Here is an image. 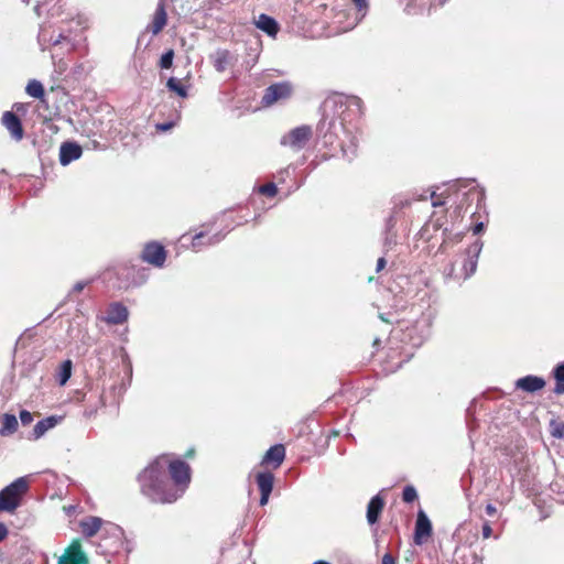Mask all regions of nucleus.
Listing matches in <instances>:
<instances>
[{"instance_id": "f257e3e1", "label": "nucleus", "mask_w": 564, "mask_h": 564, "mask_svg": "<svg viewBox=\"0 0 564 564\" xmlns=\"http://www.w3.org/2000/svg\"><path fill=\"white\" fill-rule=\"evenodd\" d=\"M191 481L189 466L167 455L158 457L139 476L141 492L153 502L172 503L185 491Z\"/></svg>"}, {"instance_id": "f03ea898", "label": "nucleus", "mask_w": 564, "mask_h": 564, "mask_svg": "<svg viewBox=\"0 0 564 564\" xmlns=\"http://www.w3.org/2000/svg\"><path fill=\"white\" fill-rule=\"evenodd\" d=\"M29 490L25 477L17 478L0 491V511L14 512Z\"/></svg>"}, {"instance_id": "7ed1b4c3", "label": "nucleus", "mask_w": 564, "mask_h": 564, "mask_svg": "<svg viewBox=\"0 0 564 564\" xmlns=\"http://www.w3.org/2000/svg\"><path fill=\"white\" fill-rule=\"evenodd\" d=\"M313 134L310 126H301L292 129L281 138V145L289 147L295 152L305 148Z\"/></svg>"}, {"instance_id": "20e7f679", "label": "nucleus", "mask_w": 564, "mask_h": 564, "mask_svg": "<svg viewBox=\"0 0 564 564\" xmlns=\"http://www.w3.org/2000/svg\"><path fill=\"white\" fill-rule=\"evenodd\" d=\"M291 95V86L286 83H278L269 86L262 96L261 104L265 107L273 105L280 100L289 98Z\"/></svg>"}, {"instance_id": "39448f33", "label": "nucleus", "mask_w": 564, "mask_h": 564, "mask_svg": "<svg viewBox=\"0 0 564 564\" xmlns=\"http://www.w3.org/2000/svg\"><path fill=\"white\" fill-rule=\"evenodd\" d=\"M165 258L166 253L163 246L156 242L148 243L142 251L143 261L159 268L164 264Z\"/></svg>"}, {"instance_id": "423d86ee", "label": "nucleus", "mask_w": 564, "mask_h": 564, "mask_svg": "<svg viewBox=\"0 0 564 564\" xmlns=\"http://www.w3.org/2000/svg\"><path fill=\"white\" fill-rule=\"evenodd\" d=\"M58 564H88V557L79 541L75 540L70 543L65 555L58 560Z\"/></svg>"}, {"instance_id": "0eeeda50", "label": "nucleus", "mask_w": 564, "mask_h": 564, "mask_svg": "<svg viewBox=\"0 0 564 564\" xmlns=\"http://www.w3.org/2000/svg\"><path fill=\"white\" fill-rule=\"evenodd\" d=\"M482 249V242L476 240L467 249V258L464 261L463 269L465 271L464 278L467 279L475 273L478 262L479 253Z\"/></svg>"}, {"instance_id": "6e6552de", "label": "nucleus", "mask_w": 564, "mask_h": 564, "mask_svg": "<svg viewBox=\"0 0 564 564\" xmlns=\"http://www.w3.org/2000/svg\"><path fill=\"white\" fill-rule=\"evenodd\" d=\"M273 474L270 471H260L256 475V481L260 490V505L264 506L269 501V497L273 489Z\"/></svg>"}, {"instance_id": "1a4fd4ad", "label": "nucleus", "mask_w": 564, "mask_h": 564, "mask_svg": "<svg viewBox=\"0 0 564 564\" xmlns=\"http://www.w3.org/2000/svg\"><path fill=\"white\" fill-rule=\"evenodd\" d=\"M82 147L75 142H64L59 148V163L64 166L82 156Z\"/></svg>"}, {"instance_id": "9d476101", "label": "nucleus", "mask_w": 564, "mask_h": 564, "mask_svg": "<svg viewBox=\"0 0 564 564\" xmlns=\"http://www.w3.org/2000/svg\"><path fill=\"white\" fill-rule=\"evenodd\" d=\"M2 123L17 141L23 138V128L20 118L11 112L6 111L2 116Z\"/></svg>"}, {"instance_id": "9b49d317", "label": "nucleus", "mask_w": 564, "mask_h": 564, "mask_svg": "<svg viewBox=\"0 0 564 564\" xmlns=\"http://www.w3.org/2000/svg\"><path fill=\"white\" fill-rule=\"evenodd\" d=\"M285 458V447L282 444L271 446L264 454L261 465H272L273 468L281 466Z\"/></svg>"}, {"instance_id": "f8f14e48", "label": "nucleus", "mask_w": 564, "mask_h": 564, "mask_svg": "<svg viewBox=\"0 0 564 564\" xmlns=\"http://www.w3.org/2000/svg\"><path fill=\"white\" fill-rule=\"evenodd\" d=\"M432 533V523L427 516L420 511L415 523V543L421 544L424 539L429 538Z\"/></svg>"}, {"instance_id": "ddd939ff", "label": "nucleus", "mask_w": 564, "mask_h": 564, "mask_svg": "<svg viewBox=\"0 0 564 564\" xmlns=\"http://www.w3.org/2000/svg\"><path fill=\"white\" fill-rule=\"evenodd\" d=\"M128 310L121 303H112L107 310V315L105 317L106 323L111 325L122 324L128 318Z\"/></svg>"}, {"instance_id": "4468645a", "label": "nucleus", "mask_w": 564, "mask_h": 564, "mask_svg": "<svg viewBox=\"0 0 564 564\" xmlns=\"http://www.w3.org/2000/svg\"><path fill=\"white\" fill-rule=\"evenodd\" d=\"M545 386V380L541 377L536 376H525L516 381V388L523 390L525 392H536L543 389Z\"/></svg>"}, {"instance_id": "2eb2a0df", "label": "nucleus", "mask_w": 564, "mask_h": 564, "mask_svg": "<svg viewBox=\"0 0 564 564\" xmlns=\"http://www.w3.org/2000/svg\"><path fill=\"white\" fill-rule=\"evenodd\" d=\"M167 21V14L165 11V6L163 0H160L155 13L153 15L152 22L149 25V30L152 32L153 35L159 34L163 28L165 26Z\"/></svg>"}, {"instance_id": "dca6fc26", "label": "nucleus", "mask_w": 564, "mask_h": 564, "mask_svg": "<svg viewBox=\"0 0 564 564\" xmlns=\"http://www.w3.org/2000/svg\"><path fill=\"white\" fill-rule=\"evenodd\" d=\"M333 102L334 105L345 106L346 108L356 111L357 115H361L362 111V101L359 97L356 96H335L334 98L327 100L326 104Z\"/></svg>"}, {"instance_id": "f3484780", "label": "nucleus", "mask_w": 564, "mask_h": 564, "mask_svg": "<svg viewBox=\"0 0 564 564\" xmlns=\"http://www.w3.org/2000/svg\"><path fill=\"white\" fill-rule=\"evenodd\" d=\"M104 520L99 517H87L79 523L83 534L86 538H93L101 530Z\"/></svg>"}, {"instance_id": "a211bd4d", "label": "nucleus", "mask_w": 564, "mask_h": 564, "mask_svg": "<svg viewBox=\"0 0 564 564\" xmlns=\"http://www.w3.org/2000/svg\"><path fill=\"white\" fill-rule=\"evenodd\" d=\"M232 59L234 57L228 50H217L212 55L213 65L218 73L225 72Z\"/></svg>"}, {"instance_id": "6ab92c4d", "label": "nucleus", "mask_w": 564, "mask_h": 564, "mask_svg": "<svg viewBox=\"0 0 564 564\" xmlns=\"http://www.w3.org/2000/svg\"><path fill=\"white\" fill-rule=\"evenodd\" d=\"M383 506L384 501L379 495L371 498L367 508V521L369 524H375L378 521Z\"/></svg>"}, {"instance_id": "aec40b11", "label": "nucleus", "mask_w": 564, "mask_h": 564, "mask_svg": "<svg viewBox=\"0 0 564 564\" xmlns=\"http://www.w3.org/2000/svg\"><path fill=\"white\" fill-rule=\"evenodd\" d=\"M256 25L258 29H260L261 31L265 32L269 36H275L279 32V24L278 22L262 13L258 17V20L256 21Z\"/></svg>"}, {"instance_id": "412c9836", "label": "nucleus", "mask_w": 564, "mask_h": 564, "mask_svg": "<svg viewBox=\"0 0 564 564\" xmlns=\"http://www.w3.org/2000/svg\"><path fill=\"white\" fill-rule=\"evenodd\" d=\"M57 422L58 419L55 416H48L39 421L33 429L31 437L33 440L41 438L48 430L53 429Z\"/></svg>"}, {"instance_id": "4be33fe9", "label": "nucleus", "mask_w": 564, "mask_h": 564, "mask_svg": "<svg viewBox=\"0 0 564 564\" xmlns=\"http://www.w3.org/2000/svg\"><path fill=\"white\" fill-rule=\"evenodd\" d=\"M204 237H205V232H203V231L196 234L193 237L192 247L195 251H199L203 246H213L215 243H218L221 239H224L225 235L216 234V235L212 236L210 238H208V240L206 242L203 241Z\"/></svg>"}, {"instance_id": "5701e85b", "label": "nucleus", "mask_w": 564, "mask_h": 564, "mask_svg": "<svg viewBox=\"0 0 564 564\" xmlns=\"http://www.w3.org/2000/svg\"><path fill=\"white\" fill-rule=\"evenodd\" d=\"M19 423L14 414L6 413L2 416V426L0 427L1 436L12 435L18 430Z\"/></svg>"}, {"instance_id": "b1692460", "label": "nucleus", "mask_w": 564, "mask_h": 564, "mask_svg": "<svg viewBox=\"0 0 564 564\" xmlns=\"http://www.w3.org/2000/svg\"><path fill=\"white\" fill-rule=\"evenodd\" d=\"M25 91L29 96L37 99H41L44 96V87L36 79H32L28 83Z\"/></svg>"}, {"instance_id": "393cba45", "label": "nucleus", "mask_w": 564, "mask_h": 564, "mask_svg": "<svg viewBox=\"0 0 564 564\" xmlns=\"http://www.w3.org/2000/svg\"><path fill=\"white\" fill-rule=\"evenodd\" d=\"M357 145H358V140H357L356 137H351L349 139L348 143H343L341 144L343 155L348 161H351L357 155Z\"/></svg>"}, {"instance_id": "a878e982", "label": "nucleus", "mask_w": 564, "mask_h": 564, "mask_svg": "<svg viewBox=\"0 0 564 564\" xmlns=\"http://www.w3.org/2000/svg\"><path fill=\"white\" fill-rule=\"evenodd\" d=\"M73 364L69 359L62 362L57 375V381L61 386H64L72 376Z\"/></svg>"}, {"instance_id": "bb28decb", "label": "nucleus", "mask_w": 564, "mask_h": 564, "mask_svg": "<svg viewBox=\"0 0 564 564\" xmlns=\"http://www.w3.org/2000/svg\"><path fill=\"white\" fill-rule=\"evenodd\" d=\"M166 87L182 98L187 97L186 87L183 86L181 82L175 77H171L167 79Z\"/></svg>"}, {"instance_id": "cd10ccee", "label": "nucleus", "mask_w": 564, "mask_h": 564, "mask_svg": "<svg viewBox=\"0 0 564 564\" xmlns=\"http://www.w3.org/2000/svg\"><path fill=\"white\" fill-rule=\"evenodd\" d=\"M550 434L558 440L564 438V421L552 419L550 421Z\"/></svg>"}, {"instance_id": "c85d7f7f", "label": "nucleus", "mask_w": 564, "mask_h": 564, "mask_svg": "<svg viewBox=\"0 0 564 564\" xmlns=\"http://www.w3.org/2000/svg\"><path fill=\"white\" fill-rule=\"evenodd\" d=\"M357 8L356 22H360L367 14L369 9L368 0H350Z\"/></svg>"}, {"instance_id": "c756f323", "label": "nucleus", "mask_w": 564, "mask_h": 564, "mask_svg": "<svg viewBox=\"0 0 564 564\" xmlns=\"http://www.w3.org/2000/svg\"><path fill=\"white\" fill-rule=\"evenodd\" d=\"M554 376L556 379V387L555 392L556 393H563L564 392V365H558L555 368Z\"/></svg>"}, {"instance_id": "7c9ffc66", "label": "nucleus", "mask_w": 564, "mask_h": 564, "mask_svg": "<svg viewBox=\"0 0 564 564\" xmlns=\"http://www.w3.org/2000/svg\"><path fill=\"white\" fill-rule=\"evenodd\" d=\"M173 58H174V52H173V50H169L161 56L160 67L163 69L171 68L172 64H173Z\"/></svg>"}, {"instance_id": "2f4dec72", "label": "nucleus", "mask_w": 564, "mask_h": 564, "mask_svg": "<svg viewBox=\"0 0 564 564\" xmlns=\"http://www.w3.org/2000/svg\"><path fill=\"white\" fill-rule=\"evenodd\" d=\"M417 498L416 489L413 486H406L402 492V499L404 502L411 503Z\"/></svg>"}, {"instance_id": "473e14b6", "label": "nucleus", "mask_w": 564, "mask_h": 564, "mask_svg": "<svg viewBox=\"0 0 564 564\" xmlns=\"http://www.w3.org/2000/svg\"><path fill=\"white\" fill-rule=\"evenodd\" d=\"M551 489L553 492L563 495V502H564V477L563 476H558L552 481Z\"/></svg>"}, {"instance_id": "72a5a7b5", "label": "nucleus", "mask_w": 564, "mask_h": 564, "mask_svg": "<svg viewBox=\"0 0 564 564\" xmlns=\"http://www.w3.org/2000/svg\"><path fill=\"white\" fill-rule=\"evenodd\" d=\"M259 192L263 195L273 197L276 194L278 189L274 183H268L260 186Z\"/></svg>"}, {"instance_id": "f704fd0d", "label": "nucleus", "mask_w": 564, "mask_h": 564, "mask_svg": "<svg viewBox=\"0 0 564 564\" xmlns=\"http://www.w3.org/2000/svg\"><path fill=\"white\" fill-rule=\"evenodd\" d=\"M19 417H20L22 425H24V426L31 424L33 421V415L28 410H22L19 414Z\"/></svg>"}, {"instance_id": "c9c22d12", "label": "nucleus", "mask_w": 564, "mask_h": 564, "mask_svg": "<svg viewBox=\"0 0 564 564\" xmlns=\"http://www.w3.org/2000/svg\"><path fill=\"white\" fill-rule=\"evenodd\" d=\"M90 283V281H79L77 282L73 289H72V292L68 294V296H70L73 293H79L82 292L86 285H88Z\"/></svg>"}, {"instance_id": "e433bc0d", "label": "nucleus", "mask_w": 564, "mask_h": 564, "mask_svg": "<svg viewBox=\"0 0 564 564\" xmlns=\"http://www.w3.org/2000/svg\"><path fill=\"white\" fill-rule=\"evenodd\" d=\"M482 536L484 539H488L491 536L492 534V529L490 527V524L488 522H485L484 525H482Z\"/></svg>"}, {"instance_id": "4c0bfd02", "label": "nucleus", "mask_w": 564, "mask_h": 564, "mask_svg": "<svg viewBox=\"0 0 564 564\" xmlns=\"http://www.w3.org/2000/svg\"><path fill=\"white\" fill-rule=\"evenodd\" d=\"M468 195L476 196L478 202H480L484 198V192L478 191L475 187L469 189Z\"/></svg>"}, {"instance_id": "58836bf2", "label": "nucleus", "mask_w": 564, "mask_h": 564, "mask_svg": "<svg viewBox=\"0 0 564 564\" xmlns=\"http://www.w3.org/2000/svg\"><path fill=\"white\" fill-rule=\"evenodd\" d=\"M174 122H164V123H159L156 124V129L160 130V131H167L170 130L171 128L174 127Z\"/></svg>"}, {"instance_id": "ea45409f", "label": "nucleus", "mask_w": 564, "mask_h": 564, "mask_svg": "<svg viewBox=\"0 0 564 564\" xmlns=\"http://www.w3.org/2000/svg\"><path fill=\"white\" fill-rule=\"evenodd\" d=\"M381 564H395V560L390 553H386L382 556Z\"/></svg>"}, {"instance_id": "a19ab883", "label": "nucleus", "mask_w": 564, "mask_h": 564, "mask_svg": "<svg viewBox=\"0 0 564 564\" xmlns=\"http://www.w3.org/2000/svg\"><path fill=\"white\" fill-rule=\"evenodd\" d=\"M107 532H110L111 534H116V535H120L121 534V529L120 527L116 525V524H109V529H106Z\"/></svg>"}, {"instance_id": "79ce46f5", "label": "nucleus", "mask_w": 564, "mask_h": 564, "mask_svg": "<svg viewBox=\"0 0 564 564\" xmlns=\"http://www.w3.org/2000/svg\"><path fill=\"white\" fill-rule=\"evenodd\" d=\"M8 533L9 531L6 524L0 522V542L7 538Z\"/></svg>"}, {"instance_id": "37998d69", "label": "nucleus", "mask_w": 564, "mask_h": 564, "mask_svg": "<svg viewBox=\"0 0 564 564\" xmlns=\"http://www.w3.org/2000/svg\"><path fill=\"white\" fill-rule=\"evenodd\" d=\"M496 512H497V509H496V507H495L494 505L488 503V505L486 506V513H487L489 517L495 516V514H496Z\"/></svg>"}, {"instance_id": "c03bdc74", "label": "nucleus", "mask_w": 564, "mask_h": 564, "mask_svg": "<svg viewBox=\"0 0 564 564\" xmlns=\"http://www.w3.org/2000/svg\"><path fill=\"white\" fill-rule=\"evenodd\" d=\"M386 259L383 257L379 258L377 261V268L376 271L380 272L386 267Z\"/></svg>"}, {"instance_id": "a18cd8bd", "label": "nucleus", "mask_w": 564, "mask_h": 564, "mask_svg": "<svg viewBox=\"0 0 564 564\" xmlns=\"http://www.w3.org/2000/svg\"><path fill=\"white\" fill-rule=\"evenodd\" d=\"M432 198H433L432 205H433L434 207L442 206V205H444V204H445V202H444V200H441V199H438V198L436 197V194H435V193H433V194H432Z\"/></svg>"}, {"instance_id": "49530a36", "label": "nucleus", "mask_w": 564, "mask_h": 564, "mask_svg": "<svg viewBox=\"0 0 564 564\" xmlns=\"http://www.w3.org/2000/svg\"><path fill=\"white\" fill-rule=\"evenodd\" d=\"M484 229V224L482 223H478L475 227H474V234L475 235H478L479 232H481Z\"/></svg>"}, {"instance_id": "de8ad7c7", "label": "nucleus", "mask_w": 564, "mask_h": 564, "mask_svg": "<svg viewBox=\"0 0 564 564\" xmlns=\"http://www.w3.org/2000/svg\"><path fill=\"white\" fill-rule=\"evenodd\" d=\"M471 557V564H482L481 561H479L474 553H470Z\"/></svg>"}, {"instance_id": "09e8293b", "label": "nucleus", "mask_w": 564, "mask_h": 564, "mask_svg": "<svg viewBox=\"0 0 564 564\" xmlns=\"http://www.w3.org/2000/svg\"><path fill=\"white\" fill-rule=\"evenodd\" d=\"M62 40H65V37L62 34H59L57 39L53 40V45L59 44Z\"/></svg>"}, {"instance_id": "8fccbe9b", "label": "nucleus", "mask_w": 564, "mask_h": 564, "mask_svg": "<svg viewBox=\"0 0 564 564\" xmlns=\"http://www.w3.org/2000/svg\"><path fill=\"white\" fill-rule=\"evenodd\" d=\"M448 241H449V237L444 238V241H443L441 248H444L448 243Z\"/></svg>"}, {"instance_id": "3c124183", "label": "nucleus", "mask_w": 564, "mask_h": 564, "mask_svg": "<svg viewBox=\"0 0 564 564\" xmlns=\"http://www.w3.org/2000/svg\"><path fill=\"white\" fill-rule=\"evenodd\" d=\"M314 564H329L328 562H325V561H317L315 562Z\"/></svg>"}, {"instance_id": "603ef678", "label": "nucleus", "mask_w": 564, "mask_h": 564, "mask_svg": "<svg viewBox=\"0 0 564 564\" xmlns=\"http://www.w3.org/2000/svg\"><path fill=\"white\" fill-rule=\"evenodd\" d=\"M460 238H462V235H460V234H457V235L455 236V240H456V241H457V240H459Z\"/></svg>"}, {"instance_id": "864d4df0", "label": "nucleus", "mask_w": 564, "mask_h": 564, "mask_svg": "<svg viewBox=\"0 0 564 564\" xmlns=\"http://www.w3.org/2000/svg\"><path fill=\"white\" fill-rule=\"evenodd\" d=\"M66 64L59 65V68H65Z\"/></svg>"}, {"instance_id": "5fc2aeb1", "label": "nucleus", "mask_w": 564, "mask_h": 564, "mask_svg": "<svg viewBox=\"0 0 564 564\" xmlns=\"http://www.w3.org/2000/svg\"><path fill=\"white\" fill-rule=\"evenodd\" d=\"M66 64L59 65V68H65Z\"/></svg>"}, {"instance_id": "6e6d98bb", "label": "nucleus", "mask_w": 564, "mask_h": 564, "mask_svg": "<svg viewBox=\"0 0 564 564\" xmlns=\"http://www.w3.org/2000/svg\"><path fill=\"white\" fill-rule=\"evenodd\" d=\"M66 64L59 65V68H65Z\"/></svg>"}]
</instances>
